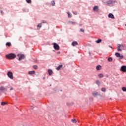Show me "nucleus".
I'll return each instance as SVG.
<instances>
[{"label":"nucleus","mask_w":126,"mask_h":126,"mask_svg":"<svg viewBox=\"0 0 126 126\" xmlns=\"http://www.w3.org/2000/svg\"><path fill=\"white\" fill-rule=\"evenodd\" d=\"M82 25V24H81V25H80V26H81Z\"/></svg>","instance_id":"nucleus-40"},{"label":"nucleus","mask_w":126,"mask_h":126,"mask_svg":"<svg viewBox=\"0 0 126 126\" xmlns=\"http://www.w3.org/2000/svg\"><path fill=\"white\" fill-rule=\"evenodd\" d=\"M21 126H25L24 125H22Z\"/></svg>","instance_id":"nucleus-41"},{"label":"nucleus","mask_w":126,"mask_h":126,"mask_svg":"<svg viewBox=\"0 0 126 126\" xmlns=\"http://www.w3.org/2000/svg\"><path fill=\"white\" fill-rule=\"evenodd\" d=\"M125 26H126V24L125 25Z\"/></svg>","instance_id":"nucleus-42"},{"label":"nucleus","mask_w":126,"mask_h":126,"mask_svg":"<svg viewBox=\"0 0 126 126\" xmlns=\"http://www.w3.org/2000/svg\"><path fill=\"white\" fill-rule=\"evenodd\" d=\"M71 23L72 24H74V22H71Z\"/></svg>","instance_id":"nucleus-38"},{"label":"nucleus","mask_w":126,"mask_h":126,"mask_svg":"<svg viewBox=\"0 0 126 126\" xmlns=\"http://www.w3.org/2000/svg\"><path fill=\"white\" fill-rule=\"evenodd\" d=\"M31 109H32V110H33L34 109V107L31 106Z\"/></svg>","instance_id":"nucleus-36"},{"label":"nucleus","mask_w":126,"mask_h":126,"mask_svg":"<svg viewBox=\"0 0 126 126\" xmlns=\"http://www.w3.org/2000/svg\"><path fill=\"white\" fill-rule=\"evenodd\" d=\"M60 54H61V52H57V55H60Z\"/></svg>","instance_id":"nucleus-34"},{"label":"nucleus","mask_w":126,"mask_h":126,"mask_svg":"<svg viewBox=\"0 0 126 126\" xmlns=\"http://www.w3.org/2000/svg\"><path fill=\"white\" fill-rule=\"evenodd\" d=\"M41 28L42 27V24H38L37 25V28Z\"/></svg>","instance_id":"nucleus-27"},{"label":"nucleus","mask_w":126,"mask_h":126,"mask_svg":"<svg viewBox=\"0 0 126 126\" xmlns=\"http://www.w3.org/2000/svg\"><path fill=\"white\" fill-rule=\"evenodd\" d=\"M6 58L8 60H14L16 58V55L14 53H10L6 55Z\"/></svg>","instance_id":"nucleus-1"},{"label":"nucleus","mask_w":126,"mask_h":126,"mask_svg":"<svg viewBox=\"0 0 126 126\" xmlns=\"http://www.w3.org/2000/svg\"><path fill=\"white\" fill-rule=\"evenodd\" d=\"M120 70L121 71H123V72H126V65H123L122 66H121Z\"/></svg>","instance_id":"nucleus-7"},{"label":"nucleus","mask_w":126,"mask_h":126,"mask_svg":"<svg viewBox=\"0 0 126 126\" xmlns=\"http://www.w3.org/2000/svg\"><path fill=\"white\" fill-rule=\"evenodd\" d=\"M7 76L11 79H13V75L12 74V72L10 71H8Z\"/></svg>","instance_id":"nucleus-6"},{"label":"nucleus","mask_w":126,"mask_h":126,"mask_svg":"<svg viewBox=\"0 0 126 126\" xmlns=\"http://www.w3.org/2000/svg\"><path fill=\"white\" fill-rule=\"evenodd\" d=\"M93 96H98L99 95V94L97 92H94L92 93Z\"/></svg>","instance_id":"nucleus-14"},{"label":"nucleus","mask_w":126,"mask_h":126,"mask_svg":"<svg viewBox=\"0 0 126 126\" xmlns=\"http://www.w3.org/2000/svg\"><path fill=\"white\" fill-rule=\"evenodd\" d=\"M96 70H101L102 69V66L100 65L96 66Z\"/></svg>","instance_id":"nucleus-11"},{"label":"nucleus","mask_w":126,"mask_h":126,"mask_svg":"<svg viewBox=\"0 0 126 126\" xmlns=\"http://www.w3.org/2000/svg\"><path fill=\"white\" fill-rule=\"evenodd\" d=\"M28 3H31V0H26Z\"/></svg>","instance_id":"nucleus-31"},{"label":"nucleus","mask_w":126,"mask_h":126,"mask_svg":"<svg viewBox=\"0 0 126 126\" xmlns=\"http://www.w3.org/2000/svg\"><path fill=\"white\" fill-rule=\"evenodd\" d=\"M28 126H32V125H28Z\"/></svg>","instance_id":"nucleus-39"},{"label":"nucleus","mask_w":126,"mask_h":126,"mask_svg":"<svg viewBox=\"0 0 126 126\" xmlns=\"http://www.w3.org/2000/svg\"><path fill=\"white\" fill-rule=\"evenodd\" d=\"M28 73L30 75L35 74V73H36V72H35V71H34V70L30 71H29Z\"/></svg>","instance_id":"nucleus-12"},{"label":"nucleus","mask_w":126,"mask_h":126,"mask_svg":"<svg viewBox=\"0 0 126 126\" xmlns=\"http://www.w3.org/2000/svg\"><path fill=\"white\" fill-rule=\"evenodd\" d=\"M80 31H81V32H83V33H84V30L80 29Z\"/></svg>","instance_id":"nucleus-32"},{"label":"nucleus","mask_w":126,"mask_h":126,"mask_svg":"<svg viewBox=\"0 0 126 126\" xmlns=\"http://www.w3.org/2000/svg\"><path fill=\"white\" fill-rule=\"evenodd\" d=\"M115 2H117V1H113L112 0H109L106 3L107 4H113V3H115Z\"/></svg>","instance_id":"nucleus-8"},{"label":"nucleus","mask_w":126,"mask_h":126,"mask_svg":"<svg viewBox=\"0 0 126 126\" xmlns=\"http://www.w3.org/2000/svg\"><path fill=\"white\" fill-rule=\"evenodd\" d=\"M71 122L72 123H76V120L75 119H72Z\"/></svg>","instance_id":"nucleus-30"},{"label":"nucleus","mask_w":126,"mask_h":126,"mask_svg":"<svg viewBox=\"0 0 126 126\" xmlns=\"http://www.w3.org/2000/svg\"><path fill=\"white\" fill-rule=\"evenodd\" d=\"M51 4H52L53 6H55V4H56V2H55L54 0L52 1L51 2Z\"/></svg>","instance_id":"nucleus-20"},{"label":"nucleus","mask_w":126,"mask_h":126,"mask_svg":"<svg viewBox=\"0 0 126 126\" xmlns=\"http://www.w3.org/2000/svg\"><path fill=\"white\" fill-rule=\"evenodd\" d=\"M42 23H47V22H46V21H45V20H43L42 21Z\"/></svg>","instance_id":"nucleus-33"},{"label":"nucleus","mask_w":126,"mask_h":126,"mask_svg":"<svg viewBox=\"0 0 126 126\" xmlns=\"http://www.w3.org/2000/svg\"><path fill=\"white\" fill-rule=\"evenodd\" d=\"M77 45H78V43H77V41H73L72 43V46H73V47H74V46H76Z\"/></svg>","instance_id":"nucleus-13"},{"label":"nucleus","mask_w":126,"mask_h":126,"mask_svg":"<svg viewBox=\"0 0 126 126\" xmlns=\"http://www.w3.org/2000/svg\"><path fill=\"white\" fill-rule=\"evenodd\" d=\"M33 68H34V69H38V66H37V65H33Z\"/></svg>","instance_id":"nucleus-24"},{"label":"nucleus","mask_w":126,"mask_h":126,"mask_svg":"<svg viewBox=\"0 0 126 126\" xmlns=\"http://www.w3.org/2000/svg\"><path fill=\"white\" fill-rule=\"evenodd\" d=\"M0 90H1V91H3V90H5V88H4V87H0Z\"/></svg>","instance_id":"nucleus-21"},{"label":"nucleus","mask_w":126,"mask_h":126,"mask_svg":"<svg viewBox=\"0 0 126 126\" xmlns=\"http://www.w3.org/2000/svg\"><path fill=\"white\" fill-rule=\"evenodd\" d=\"M53 47L55 50H56V51H59V50H60V46L56 43L54 42L53 43Z\"/></svg>","instance_id":"nucleus-2"},{"label":"nucleus","mask_w":126,"mask_h":126,"mask_svg":"<svg viewBox=\"0 0 126 126\" xmlns=\"http://www.w3.org/2000/svg\"><path fill=\"white\" fill-rule=\"evenodd\" d=\"M48 72L49 75H51L52 74H53V71L51 69H48Z\"/></svg>","instance_id":"nucleus-15"},{"label":"nucleus","mask_w":126,"mask_h":126,"mask_svg":"<svg viewBox=\"0 0 126 126\" xmlns=\"http://www.w3.org/2000/svg\"><path fill=\"white\" fill-rule=\"evenodd\" d=\"M122 90H123V91H124V92H126V88L125 87H123L122 88Z\"/></svg>","instance_id":"nucleus-25"},{"label":"nucleus","mask_w":126,"mask_h":126,"mask_svg":"<svg viewBox=\"0 0 126 126\" xmlns=\"http://www.w3.org/2000/svg\"><path fill=\"white\" fill-rule=\"evenodd\" d=\"M124 49V45L122 44H119L117 47V51L118 52H122V50Z\"/></svg>","instance_id":"nucleus-3"},{"label":"nucleus","mask_w":126,"mask_h":126,"mask_svg":"<svg viewBox=\"0 0 126 126\" xmlns=\"http://www.w3.org/2000/svg\"><path fill=\"white\" fill-rule=\"evenodd\" d=\"M98 77H99V78H102V77H104V75L102 73L101 74H99L98 75Z\"/></svg>","instance_id":"nucleus-17"},{"label":"nucleus","mask_w":126,"mask_h":126,"mask_svg":"<svg viewBox=\"0 0 126 126\" xmlns=\"http://www.w3.org/2000/svg\"><path fill=\"white\" fill-rule=\"evenodd\" d=\"M10 90H13V88H11Z\"/></svg>","instance_id":"nucleus-37"},{"label":"nucleus","mask_w":126,"mask_h":126,"mask_svg":"<svg viewBox=\"0 0 126 126\" xmlns=\"http://www.w3.org/2000/svg\"><path fill=\"white\" fill-rule=\"evenodd\" d=\"M93 10L95 12H98L99 10V8L97 6H95L93 8Z\"/></svg>","instance_id":"nucleus-9"},{"label":"nucleus","mask_w":126,"mask_h":126,"mask_svg":"<svg viewBox=\"0 0 126 126\" xmlns=\"http://www.w3.org/2000/svg\"><path fill=\"white\" fill-rule=\"evenodd\" d=\"M101 91H102V92H106V88H101Z\"/></svg>","instance_id":"nucleus-23"},{"label":"nucleus","mask_w":126,"mask_h":126,"mask_svg":"<svg viewBox=\"0 0 126 126\" xmlns=\"http://www.w3.org/2000/svg\"><path fill=\"white\" fill-rule=\"evenodd\" d=\"M17 57H19V61L24 60V58H25V56H24V55H23V54H18Z\"/></svg>","instance_id":"nucleus-5"},{"label":"nucleus","mask_w":126,"mask_h":126,"mask_svg":"<svg viewBox=\"0 0 126 126\" xmlns=\"http://www.w3.org/2000/svg\"><path fill=\"white\" fill-rule=\"evenodd\" d=\"M67 13L68 14V17H69V18L72 16V15L70 14L69 12H67Z\"/></svg>","instance_id":"nucleus-22"},{"label":"nucleus","mask_w":126,"mask_h":126,"mask_svg":"<svg viewBox=\"0 0 126 126\" xmlns=\"http://www.w3.org/2000/svg\"><path fill=\"white\" fill-rule=\"evenodd\" d=\"M96 83L97 84V85H100V81H99V80H97L96 81Z\"/></svg>","instance_id":"nucleus-29"},{"label":"nucleus","mask_w":126,"mask_h":126,"mask_svg":"<svg viewBox=\"0 0 126 126\" xmlns=\"http://www.w3.org/2000/svg\"><path fill=\"white\" fill-rule=\"evenodd\" d=\"M74 14H75V15H76V14H77V12H73Z\"/></svg>","instance_id":"nucleus-35"},{"label":"nucleus","mask_w":126,"mask_h":126,"mask_svg":"<svg viewBox=\"0 0 126 126\" xmlns=\"http://www.w3.org/2000/svg\"><path fill=\"white\" fill-rule=\"evenodd\" d=\"M108 17H109V18H112V19H115V16H114V15H113V14H112V13L109 14Z\"/></svg>","instance_id":"nucleus-10"},{"label":"nucleus","mask_w":126,"mask_h":126,"mask_svg":"<svg viewBox=\"0 0 126 126\" xmlns=\"http://www.w3.org/2000/svg\"><path fill=\"white\" fill-rule=\"evenodd\" d=\"M1 105H2V106H4V105H6V103H5V102H1Z\"/></svg>","instance_id":"nucleus-28"},{"label":"nucleus","mask_w":126,"mask_h":126,"mask_svg":"<svg viewBox=\"0 0 126 126\" xmlns=\"http://www.w3.org/2000/svg\"><path fill=\"white\" fill-rule=\"evenodd\" d=\"M115 56L116 57H117V58H120V60H123V59H124V56H123V55H121V54L119 53H116Z\"/></svg>","instance_id":"nucleus-4"},{"label":"nucleus","mask_w":126,"mask_h":126,"mask_svg":"<svg viewBox=\"0 0 126 126\" xmlns=\"http://www.w3.org/2000/svg\"><path fill=\"white\" fill-rule=\"evenodd\" d=\"M63 67V65H60L59 66H58L57 68L56 69L57 70H60V69H61V68Z\"/></svg>","instance_id":"nucleus-16"},{"label":"nucleus","mask_w":126,"mask_h":126,"mask_svg":"<svg viewBox=\"0 0 126 126\" xmlns=\"http://www.w3.org/2000/svg\"><path fill=\"white\" fill-rule=\"evenodd\" d=\"M102 42V39H98L97 41H96V43H97V44H100V43H101Z\"/></svg>","instance_id":"nucleus-18"},{"label":"nucleus","mask_w":126,"mask_h":126,"mask_svg":"<svg viewBox=\"0 0 126 126\" xmlns=\"http://www.w3.org/2000/svg\"><path fill=\"white\" fill-rule=\"evenodd\" d=\"M6 46H7L8 47H10V46H11V43L10 42H7L6 43Z\"/></svg>","instance_id":"nucleus-19"},{"label":"nucleus","mask_w":126,"mask_h":126,"mask_svg":"<svg viewBox=\"0 0 126 126\" xmlns=\"http://www.w3.org/2000/svg\"><path fill=\"white\" fill-rule=\"evenodd\" d=\"M108 62H112L113 61V59L112 58L110 57L108 59Z\"/></svg>","instance_id":"nucleus-26"}]
</instances>
